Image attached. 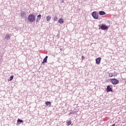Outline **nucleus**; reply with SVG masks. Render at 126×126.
Masks as SVG:
<instances>
[{
    "label": "nucleus",
    "mask_w": 126,
    "mask_h": 126,
    "mask_svg": "<svg viewBox=\"0 0 126 126\" xmlns=\"http://www.w3.org/2000/svg\"><path fill=\"white\" fill-rule=\"evenodd\" d=\"M28 19L30 22H34L36 21V17L33 14H30L28 17Z\"/></svg>",
    "instance_id": "f257e3e1"
},
{
    "label": "nucleus",
    "mask_w": 126,
    "mask_h": 126,
    "mask_svg": "<svg viewBox=\"0 0 126 126\" xmlns=\"http://www.w3.org/2000/svg\"><path fill=\"white\" fill-rule=\"evenodd\" d=\"M92 15L94 19H98L99 15H98V12L96 11H94L92 13Z\"/></svg>",
    "instance_id": "f03ea898"
},
{
    "label": "nucleus",
    "mask_w": 126,
    "mask_h": 126,
    "mask_svg": "<svg viewBox=\"0 0 126 126\" xmlns=\"http://www.w3.org/2000/svg\"><path fill=\"white\" fill-rule=\"evenodd\" d=\"M111 82H112V84L116 85V84H119L120 81H119L117 79L113 78L111 80Z\"/></svg>",
    "instance_id": "7ed1b4c3"
},
{
    "label": "nucleus",
    "mask_w": 126,
    "mask_h": 126,
    "mask_svg": "<svg viewBox=\"0 0 126 126\" xmlns=\"http://www.w3.org/2000/svg\"><path fill=\"white\" fill-rule=\"evenodd\" d=\"M107 92H113V86L111 85L107 86Z\"/></svg>",
    "instance_id": "20e7f679"
},
{
    "label": "nucleus",
    "mask_w": 126,
    "mask_h": 126,
    "mask_svg": "<svg viewBox=\"0 0 126 126\" xmlns=\"http://www.w3.org/2000/svg\"><path fill=\"white\" fill-rule=\"evenodd\" d=\"M108 28L109 27L105 24H102L100 26V29H101V30H107Z\"/></svg>",
    "instance_id": "39448f33"
},
{
    "label": "nucleus",
    "mask_w": 126,
    "mask_h": 126,
    "mask_svg": "<svg viewBox=\"0 0 126 126\" xmlns=\"http://www.w3.org/2000/svg\"><path fill=\"white\" fill-rule=\"evenodd\" d=\"M20 15L23 18H25L26 17V12L22 11L20 13Z\"/></svg>",
    "instance_id": "423d86ee"
},
{
    "label": "nucleus",
    "mask_w": 126,
    "mask_h": 126,
    "mask_svg": "<svg viewBox=\"0 0 126 126\" xmlns=\"http://www.w3.org/2000/svg\"><path fill=\"white\" fill-rule=\"evenodd\" d=\"M95 63L96 64H99L100 63H101V58L98 57L95 60Z\"/></svg>",
    "instance_id": "0eeeda50"
},
{
    "label": "nucleus",
    "mask_w": 126,
    "mask_h": 126,
    "mask_svg": "<svg viewBox=\"0 0 126 126\" xmlns=\"http://www.w3.org/2000/svg\"><path fill=\"white\" fill-rule=\"evenodd\" d=\"M41 15H38L37 16V18H36V22H39V21H40V20H41Z\"/></svg>",
    "instance_id": "6e6552de"
},
{
    "label": "nucleus",
    "mask_w": 126,
    "mask_h": 126,
    "mask_svg": "<svg viewBox=\"0 0 126 126\" xmlns=\"http://www.w3.org/2000/svg\"><path fill=\"white\" fill-rule=\"evenodd\" d=\"M58 22L59 23H60V24H63V23L64 21H63V18H60L58 20Z\"/></svg>",
    "instance_id": "1a4fd4ad"
},
{
    "label": "nucleus",
    "mask_w": 126,
    "mask_h": 126,
    "mask_svg": "<svg viewBox=\"0 0 126 126\" xmlns=\"http://www.w3.org/2000/svg\"><path fill=\"white\" fill-rule=\"evenodd\" d=\"M99 15H105L106 14V12L104 11H100L99 12Z\"/></svg>",
    "instance_id": "9d476101"
},
{
    "label": "nucleus",
    "mask_w": 126,
    "mask_h": 126,
    "mask_svg": "<svg viewBox=\"0 0 126 126\" xmlns=\"http://www.w3.org/2000/svg\"><path fill=\"white\" fill-rule=\"evenodd\" d=\"M47 60H48V56H46L45 58L43 59V62H42V63H47Z\"/></svg>",
    "instance_id": "9b49d317"
},
{
    "label": "nucleus",
    "mask_w": 126,
    "mask_h": 126,
    "mask_svg": "<svg viewBox=\"0 0 126 126\" xmlns=\"http://www.w3.org/2000/svg\"><path fill=\"white\" fill-rule=\"evenodd\" d=\"M51 16H47L46 17V20L47 22H49V21H51Z\"/></svg>",
    "instance_id": "f8f14e48"
},
{
    "label": "nucleus",
    "mask_w": 126,
    "mask_h": 126,
    "mask_svg": "<svg viewBox=\"0 0 126 126\" xmlns=\"http://www.w3.org/2000/svg\"><path fill=\"white\" fill-rule=\"evenodd\" d=\"M45 104L46 105V106H48L49 105V107H51V102L50 101H46L45 102Z\"/></svg>",
    "instance_id": "ddd939ff"
},
{
    "label": "nucleus",
    "mask_w": 126,
    "mask_h": 126,
    "mask_svg": "<svg viewBox=\"0 0 126 126\" xmlns=\"http://www.w3.org/2000/svg\"><path fill=\"white\" fill-rule=\"evenodd\" d=\"M5 38L7 40H9V39H10V35H9V34H7L5 36Z\"/></svg>",
    "instance_id": "4468645a"
},
{
    "label": "nucleus",
    "mask_w": 126,
    "mask_h": 126,
    "mask_svg": "<svg viewBox=\"0 0 126 126\" xmlns=\"http://www.w3.org/2000/svg\"><path fill=\"white\" fill-rule=\"evenodd\" d=\"M67 126H70L71 125V120H69L68 122H67Z\"/></svg>",
    "instance_id": "2eb2a0df"
},
{
    "label": "nucleus",
    "mask_w": 126,
    "mask_h": 126,
    "mask_svg": "<svg viewBox=\"0 0 126 126\" xmlns=\"http://www.w3.org/2000/svg\"><path fill=\"white\" fill-rule=\"evenodd\" d=\"M13 79V75H12L10 77L9 81H11Z\"/></svg>",
    "instance_id": "dca6fc26"
},
{
    "label": "nucleus",
    "mask_w": 126,
    "mask_h": 126,
    "mask_svg": "<svg viewBox=\"0 0 126 126\" xmlns=\"http://www.w3.org/2000/svg\"><path fill=\"white\" fill-rule=\"evenodd\" d=\"M17 123H23V120L19 119L17 121Z\"/></svg>",
    "instance_id": "f3484780"
},
{
    "label": "nucleus",
    "mask_w": 126,
    "mask_h": 126,
    "mask_svg": "<svg viewBox=\"0 0 126 126\" xmlns=\"http://www.w3.org/2000/svg\"><path fill=\"white\" fill-rule=\"evenodd\" d=\"M113 75H114V74H113V73H109V77H113Z\"/></svg>",
    "instance_id": "a211bd4d"
},
{
    "label": "nucleus",
    "mask_w": 126,
    "mask_h": 126,
    "mask_svg": "<svg viewBox=\"0 0 126 126\" xmlns=\"http://www.w3.org/2000/svg\"><path fill=\"white\" fill-rule=\"evenodd\" d=\"M54 21H57L58 20V17H55L53 19Z\"/></svg>",
    "instance_id": "6ab92c4d"
},
{
    "label": "nucleus",
    "mask_w": 126,
    "mask_h": 126,
    "mask_svg": "<svg viewBox=\"0 0 126 126\" xmlns=\"http://www.w3.org/2000/svg\"><path fill=\"white\" fill-rule=\"evenodd\" d=\"M84 59H85V57L83 56H82V60H84Z\"/></svg>",
    "instance_id": "aec40b11"
}]
</instances>
